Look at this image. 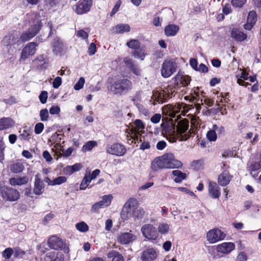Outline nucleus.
Segmentation results:
<instances>
[{"instance_id":"1","label":"nucleus","mask_w":261,"mask_h":261,"mask_svg":"<svg viewBox=\"0 0 261 261\" xmlns=\"http://www.w3.org/2000/svg\"><path fill=\"white\" fill-rule=\"evenodd\" d=\"M191 77L179 71L172 79L171 82L166 87L159 90H153L151 96L154 102L163 103L167 102L178 93V90L181 87H185L190 84Z\"/></svg>"},{"instance_id":"2","label":"nucleus","mask_w":261,"mask_h":261,"mask_svg":"<svg viewBox=\"0 0 261 261\" xmlns=\"http://www.w3.org/2000/svg\"><path fill=\"white\" fill-rule=\"evenodd\" d=\"M133 88V83L126 78L117 79L110 85V90L115 94L123 95Z\"/></svg>"},{"instance_id":"3","label":"nucleus","mask_w":261,"mask_h":261,"mask_svg":"<svg viewBox=\"0 0 261 261\" xmlns=\"http://www.w3.org/2000/svg\"><path fill=\"white\" fill-rule=\"evenodd\" d=\"M0 195L5 201H15L20 198V193L16 189L7 186H0Z\"/></svg>"},{"instance_id":"4","label":"nucleus","mask_w":261,"mask_h":261,"mask_svg":"<svg viewBox=\"0 0 261 261\" xmlns=\"http://www.w3.org/2000/svg\"><path fill=\"white\" fill-rule=\"evenodd\" d=\"M177 68V64L175 60H165L162 65V76L165 78L169 77L176 71Z\"/></svg>"},{"instance_id":"5","label":"nucleus","mask_w":261,"mask_h":261,"mask_svg":"<svg viewBox=\"0 0 261 261\" xmlns=\"http://www.w3.org/2000/svg\"><path fill=\"white\" fill-rule=\"evenodd\" d=\"M93 6V0H80L73 7L74 12L78 15L89 12Z\"/></svg>"},{"instance_id":"6","label":"nucleus","mask_w":261,"mask_h":261,"mask_svg":"<svg viewBox=\"0 0 261 261\" xmlns=\"http://www.w3.org/2000/svg\"><path fill=\"white\" fill-rule=\"evenodd\" d=\"M226 234L218 228H215L206 233V239L210 243L214 244L224 240Z\"/></svg>"},{"instance_id":"7","label":"nucleus","mask_w":261,"mask_h":261,"mask_svg":"<svg viewBox=\"0 0 261 261\" xmlns=\"http://www.w3.org/2000/svg\"><path fill=\"white\" fill-rule=\"evenodd\" d=\"M139 205V203L135 198H130L125 202L120 213L121 218L123 220H127L130 216V210L132 207Z\"/></svg>"},{"instance_id":"8","label":"nucleus","mask_w":261,"mask_h":261,"mask_svg":"<svg viewBox=\"0 0 261 261\" xmlns=\"http://www.w3.org/2000/svg\"><path fill=\"white\" fill-rule=\"evenodd\" d=\"M141 231L143 236L148 240H156L159 237V233L156 228L151 224L143 225Z\"/></svg>"},{"instance_id":"9","label":"nucleus","mask_w":261,"mask_h":261,"mask_svg":"<svg viewBox=\"0 0 261 261\" xmlns=\"http://www.w3.org/2000/svg\"><path fill=\"white\" fill-rule=\"evenodd\" d=\"M48 247L55 250H63L66 248V243L57 236H52L47 240Z\"/></svg>"},{"instance_id":"10","label":"nucleus","mask_w":261,"mask_h":261,"mask_svg":"<svg viewBox=\"0 0 261 261\" xmlns=\"http://www.w3.org/2000/svg\"><path fill=\"white\" fill-rule=\"evenodd\" d=\"M125 146L119 143H115L109 146L106 149V152L112 155L118 156L124 155L126 152Z\"/></svg>"},{"instance_id":"11","label":"nucleus","mask_w":261,"mask_h":261,"mask_svg":"<svg viewBox=\"0 0 261 261\" xmlns=\"http://www.w3.org/2000/svg\"><path fill=\"white\" fill-rule=\"evenodd\" d=\"M164 160L167 169L180 168L182 166V163L175 159L174 154L172 153L164 154Z\"/></svg>"},{"instance_id":"12","label":"nucleus","mask_w":261,"mask_h":261,"mask_svg":"<svg viewBox=\"0 0 261 261\" xmlns=\"http://www.w3.org/2000/svg\"><path fill=\"white\" fill-rule=\"evenodd\" d=\"M38 44L35 42L28 43L22 49L20 60H25L29 56H33L36 52Z\"/></svg>"},{"instance_id":"13","label":"nucleus","mask_w":261,"mask_h":261,"mask_svg":"<svg viewBox=\"0 0 261 261\" xmlns=\"http://www.w3.org/2000/svg\"><path fill=\"white\" fill-rule=\"evenodd\" d=\"M230 37L237 42H241L246 40L247 35L244 33L241 29L237 27H233L230 32Z\"/></svg>"},{"instance_id":"14","label":"nucleus","mask_w":261,"mask_h":261,"mask_svg":"<svg viewBox=\"0 0 261 261\" xmlns=\"http://www.w3.org/2000/svg\"><path fill=\"white\" fill-rule=\"evenodd\" d=\"M158 255L155 249L147 248L142 252L141 259L142 261H153L157 258Z\"/></svg>"},{"instance_id":"15","label":"nucleus","mask_w":261,"mask_h":261,"mask_svg":"<svg viewBox=\"0 0 261 261\" xmlns=\"http://www.w3.org/2000/svg\"><path fill=\"white\" fill-rule=\"evenodd\" d=\"M44 261H65L64 254L61 251H50L44 257Z\"/></svg>"},{"instance_id":"16","label":"nucleus","mask_w":261,"mask_h":261,"mask_svg":"<svg viewBox=\"0 0 261 261\" xmlns=\"http://www.w3.org/2000/svg\"><path fill=\"white\" fill-rule=\"evenodd\" d=\"M221 189L219 185L216 182L210 181L208 186V192L209 196L213 199L219 198L221 195Z\"/></svg>"},{"instance_id":"17","label":"nucleus","mask_w":261,"mask_h":261,"mask_svg":"<svg viewBox=\"0 0 261 261\" xmlns=\"http://www.w3.org/2000/svg\"><path fill=\"white\" fill-rule=\"evenodd\" d=\"M236 245L232 242H224L216 246V250L218 252L224 254H227L234 250Z\"/></svg>"},{"instance_id":"18","label":"nucleus","mask_w":261,"mask_h":261,"mask_svg":"<svg viewBox=\"0 0 261 261\" xmlns=\"http://www.w3.org/2000/svg\"><path fill=\"white\" fill-rule=\"evenodd\" d=\"M136 239V236L129 232H121L117 237V242L123 245L128 244Z\"/></svg>"},{"instance_id":"19","label":"nucleus","mask_w":261,"mask_h":261,"mask_svg":"<svg viewBox=\"0 0 261 261\" xmlns=\"http://www.w3.org/2000/svg\"><path fill=\"white\" fill-rule=\"evenodd\" d=\"M233 176L228 170H224L218 177V185L222 187L228 185L231 180Z\"/></svg>"},{"instance_id":"20","label":"nucleus","mask_w":261,"mask_h":261,"mask_svg":"<svg viewBox=\"0 0 261 261\" xmlns=\"http://www.w3.org/2000/svg\"><path fill=\"white\" fill-rule=\"evenodd\" d=\"M164 161V154L155 158L151 162V168L152 170L156 171L160 169H167Z\"/></svg>"},{"instance_id":"21","label":"nucleus","mask_w":261,"mask_h":261,"mask_svg":"<svg viewBox=\"0 0 261 261\" xmlns=\"http://www.w3.org/2000/svg\"><path fill=\"white\" fill-rule=\"evenodd\" d=\"M44 189V184L43 181L39 177L38 174L36 175L33 193L36 195H40L43 193Z\"/></svg>"},{"instance_id":"22","label":"nucleus","mask_w":261,"mask_h":261,"mask_svg":"<svg viewBox=\"0 0 261 261\" xmlns=\"http://www.w3.org/2000/svg\"><path fill=\"white\" fill-rule=\"evenodd\" d=\"M179 30L178 25L174 24H169L164 29L165 34L167 37L175 36Z\"/></svg>"},{"instance_id":"23","label":"nucleus","mask_w":261,"mask_h":261,"mask_svg":"<svg viewBox=\"0 0 261 261\" xmlns=\"http://www.w3.org/2000/svg\"><path fill=\"white\" fill-rule=\"evenodd\" d=\"M189 128V121L184 119L177 122L176 130L178 134L182 135L187 132Z\"/></svg>"},{"instance_id":"24","label":"nucleus","mask_w":261,"mask_h":261,"mask_svg":"<svg viewBox=\"0 0 261 261\" xmlns=\"http://www.w3.org/2000/svg\"><path fill=\"white\" fill-rule=\"evenodd\" d=\"M123 61L129 69L136 75H139L140 74V69L137 65H135L132 59L125 58Z\"/></svg>"},{"instance_id":"25","label":"nucleus","mask_w":261,"mask_h":261,"mask_svg":"<svg viewBox=\"0 0 261 261\" xmlns=\"http://www.w3.org/2000/svg\"><path fill=\"white\" fill-rule=\"evenodd\" d=\"M14 125V122L10 118L4 117L0 119V130L12 127Z\"/></svg>"},{"instance_id":"26","label":"nucleus","mask_w":261,"mask_h":261,"mask_svg":"<svg viewBox=\"0 0 261 261\" xmlns=\"http://www.w3.org/2000/svg\"><path fill=\"white\" fill-rule=\"evenodd\" d=\"M132 208H133L132 216L135 219H141L143 217L145 212L142 207H139L138 205Z\"/></svg>"},{"instance_id":"27","label":"nucleus","mask_w":261,"mask_h":261,"mask_svg":"<svg viewBox=\"0 0 261 261\" xmlns=\"http://www.w3.org/2000/svg\"><path fill=\"white\" fill-rule=\"evenodd\" d=\"M28 182V178L25 176L18 178L12 177L9 180V183L12 186H21Z\"/></svg>"},{"instance_id":"28","label":"nucleus","mask_w":261,"mask_h":261,"mask_svg":"<svg viewBox=\"0 0 261 261\" xmlns=\"http://www.w3.org/2000/svg\"><path fill=\"white\" fill-rule=\"evenodd\" d=\"M113 30L117 34H123L124 32H129L130 28L128 24H118L113 28Z\"/></svg>"},{"instance_id":"29","label":"nucleus","mask_w":261,"mask_h":261,"mask_svg":"<svg viewBox=\"0 0 261 261\" xmlns=\"http://www.w3.org/2000/svg\"><path fill=\"white\" fill-rule=\"evenodd\" d=\"M132 56L136 58H138L141 60H144L146 56L145 46H140L139 49H136V50L132 51Z\"/></svg>"},{"instance_id":"30","label":"nucleus","mask_w":261,"mask_h":261,"mask_svg":"<svg viewBox=\"0 0 261 261\" xmlns=\"http://www.w3.org/2000/svg\"><path fill=\"white\" fill-rule=\"evenodd\" d=\"M173 176H175L174 181L176 183H180L183 180L187 178V174L178 170H173L172 172Z\"/></svg>"},{"instance_id":"31","label":"nucleus","mask_w":261,"mask_h":261,"mask_svg":"<svg viewBox=\"0 0 261 261\" xmlns=\"http://www.w3.org/2000/svg\"><path fill=\"white\" fill-rule=\"evenodd\" d=\"M108 258H112V261H124L123 256L119 252L116 250H111L107 254Z\"/></svg>"},{"instance_id":"32","label":"nucleus","mask_w":261,"mask_h":261,"mask_svg":"<svg viewBox=\"0 0 261 261\" xmlns=\"http://www.w3.org/2000/svg\"><path fill=\"white\" fill-rule=\"evenodd\" d=\"M199 90V89L198 87H197L196 89H193L191 95L190 96H185V98L187 99L190 97V100L191 102L197 103L200 99Z\"/></svg>"},{"instance_id":"33","label":"nucleus","mask_w":261,"mask_h":261,"mask_svg":"<svg viewBox=\"0 0 261 261\" xmlns=\"http://www.w3.org/2000/svg\"><path fill=\"white\" fill-rule=\"evenodd\" d=\"M42 27V23L41 20H38L36 23L32 25L29 29L28 30L32 33H33V35L35 36L41 29Z\"/></svg>"},{"instance_id":"34","label":"nucleus","mask_w":261,"mask_h":261,"mask_svg":"<svg viewBox=\"0 0 261 261\" xmlns=\"http://www.w3.org/2000/svg\"><path fill=\"white\" fill-rule=\"evenodd\" d=\"M24 169L22 163L17 162L13 164L10 167V170L13 173H18L22 172Z\"/></svg>"},{"instance_id":"35","label":"nucleus","mask_w":261,"mask_h":261,"mask_svg":"<svg viewBox=\"0 0 261 261\" xmlns=\"http://www.w3.org/2000/svg\"><path fill=\"white\" fill-rule=\"evenodd\" d=\"M33 33H31L28 30L26 31L23 32L20 36V40L22 42H25L29 41L32 38L34 37Z\"/></svg>"},{"instance_id":"36","label":"nucleus","mask_w":261,"mask_h":261,"mask_svg":"<svg viewBox=\"0 0 261 261\" xmlns=\"http://www.w3.org/2000/svg\"><path fill=\"white\" fill-rule=\"evenodd\" d=\"M126 45L128 48L135 50L136 49H139L141 46V43L137 39H132L127 42Z\"/></svg>"},{"instance_id":"37","label":"nucleus","mask_w":261,"mask_h":261,"mask_svg":"<svg viewBox=\"0 0 261 261\" xmlns=\"http://www.w3.org/2000/svg\"><path fill=\"white\" fill-rule=\"evenodd\" d=\"M32 136V131L27 128H25L20 134L21 140L29 141Z\"/></svg>"},{"instance_id":"38","label":"nucleus","mask_w":261,"mask_h":261,"mask_svg":"<svg viewBox=\"0 0 261 261\" xmlns=\"http://www.w3.org/2000/svg\"><path fill=\"white\" fill-rule=\"evenodd\" d=\"M169 225L166 223H160L158 227V232L161 234H167L169 232Z\"/></svg>"},{"instance_id":"39","label":"nucleus","mask_w":261,"mask_h":261,"mask_svg":"<svg viewBox=\"0 0 261 261\" xmlns=\"http://www.w3.org/2000/svg\"><path fill=\"white\" fill-rule=\"evenodd\" d=\"M97 143L95 141H89L86 143V144L83 146L82 150L83 151H87L91 150L93 147L97 146Z\"/></svg>"},{"instance_id":"40","label":"nucleus","mask_w":261,"mask_h":261,"mask_svg":"<svg viewBox=\"0 0 261 261\" xmlns=\"http://www.w3.org/2000/svg\"><path fill=\"white\" fill-rule=\"evenodd\" d=\"M257 20V14L255 11H250L248 15L247 21L255 24Z\"/></svg>"},{"instance_id":"41","label":"nucleus","mask_w":261,"mask_h":261,"mask_svg":"<svg viewBox=\"0 0 261 261\" xmlns=\"http://www.w3.org/2000/svg\"><path fill=\"white\" fill-rule=\"evenodd\" d=\"M75 227L79 231L82 232H87L89 230L88 225L84 221L76 224Z\"/></svg>"},{"instance_id":"42","label":"nucleus","mask_w":261,"mask_h":261,"mask_svg":"<svg viewBox=\"0 0 261 261\" xmlns=\"http://www.w3.org/2000/svg\"><path fill=\"white\" fill-rule=\"evenodd\" d=\"M181 108L182 105L180 103H177L176 105L172 107L170 114V117L172 118H175L176 114L180 112Z\"/></svg>"},{"instance_id":"43","label":"nucleus","mask_w":261,"mask_h":261,"mask_svg":"<svg viewBox=\"0 0 261 261\" xmlns=\"http://www.w3.org/2000/svg\"><path fill=\"white\" fill-rule=\"evenodd\" d=\"M64 134H58L57 133L54 134L51 137V140L56 145L61 144V140L64 137Z\"/></svg>"},{"instance_id":"44","label":"nucleus","mask_w":261,"mask_h":261,"mask_svg":"<svg viewBox=\"0 0 261 261\" xmlns=\"http://www.w3.org/2000/svg\"><path fill=\"white\" fill-rule=\"evenodd\" d=\"M91 179H90L89 176H88L87 175H86L83 179H82V181L80 185V189L81 190H85L88 186L89 185L91 181Z\"/></svg>"},{"instance_id":"45","label":"nucleus","mask_w":261,"mask_h":261,"mask_svg":"<svg viewBox=\"0 0 261 261\" xmlns=\"http://www.w3.org/2000/svg\"><path fill=\"white\" fill-rule=\"evenodd\" d=\"M61 1L62 0H45V4L49 9H51L59 6Z\"/></svg>"},{"instance_id":"46","label":"nucleus","mask_w":261,"mask_h":261,"mask_svg":"<svg viewBox=\"0 0 261 261\" xmlns=\"http://www.w3.org/2000/svg\"><path fill=\"white\" fill-rule=\"evenodd\" d=\"M102 200H100L102 202V204L106 207H108L110 205L113 199V196L111 194L105 195L102 197Z\"/></svg>"},{"instance_id":"47","label":"nucleus","mask_w":261,"mask_h":261,"mask_svg":"<svg viewBox=\"0 0 261 261\" xmlns=\"http://www.w3.org/2000/svg\"><path fill=\"white\" fill-rule=\"evenodd\" d=\"M207 139L211 142L216 141L217 139V134L214 129H211L207 132Z\"/></svg>"},{"instance_id":"48","label":"nucleus","mask_w":261,"mask_h":261,"mask_svg":"<svg viewBox=\"0 0 261 261\" xmlns=\"http://www.w3.org/2000/svg\"><path fill=\"white\" fill-rule=\"evenodd\" d=\"M14 256L16 258H22L25 255V252L19 247H15L13 250Z\"/></svg>"},{"instance_id":"49","label":"nucleus","mask_w":261,"mask_h":261,"mask_svg":"<svg viewBox=\"0 0 261 261\" xmlns=\"http://www.w3.org/2000/svg\"><path fill=\"white\" fill-rule=\"evenodd\" d=\"M259 161L258 162H254L251 164L250 169L252 171H256L261 169V153L259 156Z\"/></svg>"},{"instance_id":"50","label":"nucleus","mask_w":261,"mask_h":261,"mask_svg":"<svg viewBox=\"0 0 261 261\" xmlns=\"http://www.w3.org/2000/svg\"><path fill=\"white\" fill-rule=\"evenodd\" d=\"M13 253V250L11 248H7L2 252V256L6 259H9Z\"/></svg>"},{"instance_id":"51","label":"nucleus","mask_w":261,"mask_h":261,"mask_svg":"<svg viewBox=\"0 0 261 261\" xmlns=\"http://www.w3.org/2000/svg\"><path fill=\"white\" fill-rule=\"evenodd\" d=\"M247 0H231V5L236 8H242L246 3Z\"/></svg>"},{"instance_id":"52","label":"nucleus","mask_w":261,"mask_h":261,"mask_svg":"<svg viewBox=\"0 0 261 261\" xmlns=\"http://www.w3.org/2000/svg\"><path fill=\"white\" fill-rule=\"evenodd\" d=\"M67 178L65 176H59L53 180V186L60 185L66 181Z\"/></svg>"},{"instance_id":"53","label":"nucleus","mask_w":261,"mask_h":261,"mask_svg":"<svg viewBox=\"0 0 261 261\" xmlns=\"http://www.w3.org/2000/svg\"><path fill=\"white\" fill-rule=\"evenodd\" d=\"M40 119L42 121H47L48 119V112L46 109H42L40 111Z\"/></svg>"},{"instance_id":"54","label":"nucleus","mask_w":261,"mask_h":261,"mask_svg":"<svg viewBox=\"0 0 261 261\" xmlns=\"http://www.w3.org/2000/svg\"><path fill=\"white\" fill-rule=\"evenodd\" d=\"M105 207L102 202L100 201L95 203L91 207V211L94 212H98L99 210Z\"/></svg>"},{"instance_id":"55","label":"nucleus","mask_w":261,"mask_h":261,"mask_svg":"<svg viewBox=\"0 0 261 261\" xmlns=\"http://www.w3.org/2000/svg\"><path fill=\"white\" fill-rule=\"evenodd\" d=\"M85 84V79L83 77H81L79 79V81L74 86V89L76 90H79L81 89Z\"/></svg>"},{"instance_id":"56","label":"nucleus","mask_w":261,"mask_h":261,"mask_svg":"<svg viewBox=\"0 0 261 261\" xmlns=\"http://www.w3.org/2000/svg\"><path fill=\"white\" fill-rule=\"evenodd\" d=\"M213 129L217 131L219 135H224L225 133V128L223 126H219L217 124L213 125Z\"/></svg>"},{"instance_id":"57","label":"nucleus","mask_w":261,"mask_h":261,"mask_svg":"<svg viewBox=\"0 0 261 261\" xmlns=\"http://www.w3.org/2000/svg\"><path fill=\"white\" fill-rule=\"evenodd\" d=\"M220 96L221 97V101L228 103L230 101L229 99V92H225V93H221Z\"/></svg>"},{"instance_id":"58","label":"nucleus","mask_w":261,"mask_h":261,"mask_svg":"<svg viewBox=\"0 0 261 261\" xmlns=\"http://www.w3.org/2000/svg\"><path fill=\"white\" fill-rule=\"evenodd\" d=\"M44 124L42 123H37L35 126V133L36 134H40L42 133L44 129Z\"/></svg>"},{"instance_id":"59","label":"nucleus","mask_w":261,"mask_h":261,"mask_svg":"<svg viewBox=\"0 0 261 261\" xmlns=\"http://www.w3.org/2000/svg\"><path fill=\"white\" fill-rule=\"evenodd\" d=\"M39 98L42 103H45L47 99V92L45 91H42L39 96Z\"/></svg>"},{"instance_id":"60","label":"nucleus","mask_w":261,"mask_h":261,"mask_svg":"<svg viewBox=\"0 0 261 261\" xmlns=\"http://www.w3.org/2000/svg\"><path fill=\"white\" fill-rule=\"evenodd\" d=\"M96 52V46L94 43H91L88 49V53L90 56H92Z\"/></svg>"},{"instance_id":"61","label":"nucleus","mask_w":261,"mask_h":261,"mask_svg":"<svg viewBox=\"0 0 261 261\" xmlns=\"http://www.w3.org/2000/svg\"><path fill=\"white\" fill-rule=\"evenodd\" d=\"M5 143L3 141L0 142V162L4 160V150L5 149Z\"/></svg>"},{"instance_id":"62","label":"nucleus","mask_w":261,"mask_h":261,"mask_svg":"<svg viewBox=\"0 0 261 261\" xmlns=\"http://www.w3.org/2000/svg\"><path fill=\"white\" fill-rule=\"evenodd\" d=\"M62 84V79L60 76L56 77L53 82V87L55 88H58Z\"/></svg>"},{"instance_id":"63","label":"nucleus","mask_w":261,"mask_h":261,"mask_svg":"<svg viewBox=\"0 0 261 261\" xmlns=\"http://www.w3.org/2000/svg\"><path fill=\"white\" fill-rule=\"evenodd\" d=\"M197 71H199L201 73H207L208 71V67L203 63H201L199 67H198L197 70H196Z\"/></svg>"},{"instance_id":"64","label":"nucleus","mask_w":261,"mask_h":261,"mask_svg":"<svg viewBox=\"0 0 261 261\" xmlns=\"http://www.w3.org/2000/svg\"><path fill=\"white\" fill-rule=\"evenodd\" d=\"M134 124L138 129H142L145 128V125L140 119H136L134 121Z\"/></svg>"}]
</instances>
